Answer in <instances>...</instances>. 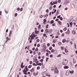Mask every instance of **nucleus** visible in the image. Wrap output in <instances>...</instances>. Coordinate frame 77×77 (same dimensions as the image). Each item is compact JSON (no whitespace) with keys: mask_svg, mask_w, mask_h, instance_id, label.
Segmentation results:
<instances>
[{"mask_svg":"<svg viewBox=\"0 0 77 77\" xmlns=\"http://www.w3.org/2000/svg\"><path fill=\"white\" fill-rule=\"evenodd\" d=\"M48 16V14H46L45 15H44L43 16L44 17H47Z\"/></svg>","mask_w":77,"mask_h":77,"instance_id":"obj_12","label":"nucleus"},{"mask_svg":"<svg viewBox=\"0 0 77 77\" xmlns=\"http://www.w3.org/2000/svg\"><path fill=\"white\" fill-rule=\"evenodd\" d=\"M72 34H73V35H75V33H76L75 31H72Z\"/></svg>","mask_w":77,"mask_h":77,"instance_id":"obj_8","label":"nucleus"},{"mask_svg":"<svg viewBox=\"0 0 77 77\" xmlns=\"http://www.w3.org/2000/svg\"><path fill=\"white\" fill-rule=\"evenodd\" d=\"M62 55V54H59L58 55V56H57V57H60L61 56V55Z\"/></svg>","mask_w":77,"mask_h":77,"instance_id":"obj_16","label":"nucleus"},{"mask_svg":"<svg viewBox=\"0 0 77 77\" xmlns=\"http://www.w3.org/2000/svg\"><path fill=\"white\" fill-rule=\"evenodd\" d=\"M40 47V44H38L37 45V47Z\"/></svg>","mask_w":77,"mask_h":77,"instance_id":"obj_30","label":"nucleus"},{"mask_svg":"<svg viewBox=\"0 0 77 77\" xmlns=\"http://www.w3.org/2000/svg\"><path fill=\"white\" fill-rule=\"evenodd\" d=\"M52 30H51V29H49L48 30V32L49 33H51V32H52Z\"/></svg>","mask_w":77,"mask_h":77,"instance_id":"obj_10","label":"nucleus"},{"mask_svg":"<svg viewBox=\"0 0 77 77\" xmlns=\"http://www.w3.org/2000/svg\"><path fill=\"white\" fill-rule=\"evenodd\" d=\"M9 39V37H7L6 38V39H7V41H8V40L9 39Z\"/></svg>","mask_w":77,"mask_h":77,"instance_id":"obj_42","label":"nucleus"},{"mask_svg":"<svg viewBox=\"0 0 77 77\" xmlns=\"http://www.w3.org/2000/svg\"><path fill=\"white\" fill-rule=\"evenodd\" d=\"M40 18H42V17H43V16L42 15H41L40 16Z\"/></svg>","mask_w":77,"mask_h":77,"instance_id":"obj_48","label":"nucleus"},{"mask_svg":"<svg viewBox=\"0 0 77 77\" xmlns=\"http://www.w3.org/2000/svg\"><path fill=\"white\" fill-rule=\"evenodd\" d=\"M49 53H46V56H48V55Z\"/></svg>","mask_w":77,"mask_h":77,"instance_id":"obj_47","label":"nucleus"},{"mask_svg":"<svg viewBox=\"0 0 77 77\" xmlns=\"http://www.w3.org/2000/svg\"><path fill=\"white\" fill-rule=\"evenodd\" d=\"M47 45L48 47H49L50 45V43H48L47 44Z\"/></svg>","mask_w":77,"mask_h":77,"instance_id":"obj_34","label":"nucleus"},{"mask_svg":"<svg viewBox=\"0 0 77 77\" xmlns=\"http://www.w3.org/2000/svg\"><path fill=\"white\" fill-rule=\"evenodd\" d=\"M62 42H63V43L65 42H66V40L65 39H63L62 40Z\"/></svg>","mask_w":77,"mask_h":77,"instance_id":"obj_14","label":"nucleus"},{"mask_svg":"<svg viewBox=\"0 0 77 77\" xmlns=\"http://www.w3.org/2000/svg\"><path fill=\"white\" fill-rule=\"evenodd\" d=\"M73 60V63H75V62H76V61H75V60Z\"/></svg>","mask_w":77,"mask_h":77,"instance_id":"obj_51","label":"nucleus"},{"mask_svg":"<svg viewBox=\"0 0 77 77\" xmlns=\"http://www.w3.org/2000/svg\"><path fill=\"white\" fill-rule=\"evenodd\" d=\"M38 72H37L36 73H34V75H35V76L37 75L38 74Z\"/></svg>","mask_w":77,"mask_h":77,"instance_id":"obj_9","label":"nucleus"},{"mask_svg":"<svg viewBox=\"0 0 77 77\" xmlns=\"http://www.w3.org/2000/svg\"><path fill=\"white\" fill-rule=\"evenodd\" d=\"M69 2H70L69 1H67L66 2V3H67V4H68V3H69Z\"/></svg>","mask_w":77,"mask_h":77,"instance_id":"obj_37","label":"nucleus"},{"mask_svg":"<svg viewBox=\"0 0 77 77\" xmlns=\"http://www.w3.org/2000/svg\"><path fill=\"white\" fill-rule=\"evenodd\" d=\"M52 49V47H51L49 48V50H51V49Z\"/></svg>","mask_w":77,"mask_h":77,"instance_id":"obj_35","label":"nucleus"},{"mask_svg":"<svg viewBox=\"0 0 77 77\" xmlns=\"http://www.w3.org/2000/svg\"><path fill=\"white\" fill-rule=\"evenodd\" d=\"M41 32H44V29H42L41 30Z\"/></svg>","mask_w":77,"mask_h":77,"instance_id":"obj_60","label":"nucleus"},{"mask_svg":"<svg viewBox=\"0 0 77 77\" xmlns=\"http://www.w3.org/2000/svg\"><path fill=\"white\" fill-rule=\"evenodd\" d=\"M64 68L65 69H68L69 68V66H64Z\"/></svg>","mask_w":77,"mask_h":77,"instance_id":"obj_4","label":"nucleus"},{"mask_svg":"<svg viewBox=\"0 0 77 77\" xmlns=\"http://www.w3.org/2000/svg\"><path fill=\"white\" fill-rule=\"evenodd\" d=\"M17 13H15L14 14L15 17H17Z\"/></svg>","mask_w":77,"mask_h":77,"instance_id":"obj_44","label":"nucleus"},{"mask_svg":"<svg viewBox=\"0 0 77 77\" xmlns=\"http://www.w3.org/2000/svg\"><path fill=\"white\" fill-rule=\"evenodd\" d=\"M12 30H11L10 31V32L9 34V37H11V35L12 34Z\"/></svg>","mask_w":77,"mask_h":77,"instance_id":"obj_2","label":"nucleus"},{"mask_svg":"<svg viewBox=\"0 0 77 77\" xmlns=\"http://www.w3.org/2000/svg\"><path fill=\"white\" fill-rule=\"evenodd\" d=\"M35 51H38V48H36V49H35Z\"/></svg>","mask_w":77,"mask_h":77,"instance_id":"obj_33","label":"nucleus"},{"mask_svg":"<svg viewBox=\"0 0 77 77\" xmlns=\"http://www.w3.org/2000/svg\"><path fill=\"white\" fill-rule=\"evenodd\" d=\"M38 56H40L41 55V52H39L38 53Z\"/></svg>","mask_w":77,"mask_h":77,"instance_id":"obj_63","label":"nucleus"},{"mask_svg":"<svg viewBox=\"0 0 77 77\" xmlns=\"http://www.w3.org/2000/svg\"><path fill=\"white\" fill-rule=\"evenodd\" d=\"M73 72H74V71L72 72L71 71H70V74H73Z\"/></svg>","mask_w":77,"mask_h":77,"instance_id":"obj_28","label":"nucleus"},{"mask_svg":"<svg viewBox=\"0 0 77 77\" xmlns=\"http://www.w3.org/2000/svg\"><path fill=\"white\" fill-rule=\"evenodd\" d=\"M60 16H58L57 17V18H60Z\"/></svg>","mask_w":77,"mask_h":77,"instance_id":"obj_49","label":"nucleus"},{"mask_svg":"<svg viewBox=\"0 0 77 77\" xmlns=\"http://www.w3.org/2000/svg\"><path fill=\"white\" fill-rule=\"evenodd\" d=\"M24 74H25V75H27V72H23Z\"/></svg>","mask_w":77,"mask_h":77,"instance_id":"obj_20","label":"nucleus"},{"mask_svg":"<svg viewBox=\"0 0 77 77\" xmlns=\"http://www.w3.org/2000/svg\"><path fill=\"white\" fill-rule=\"evenodd\" d=\"M70 27H72V23H70Z\"/></svg>","mask_w":77,"mask_h":77,"instance_id":"obj_18","label":"nucleus"},{"mask_svg":"<svg viewBox=\"0 0 77 77\" xmlns=\"http://www.w3.org/2000/svg\"><path fill=\"white\" fill-rule=\"evenodd\" d=\"M29 59L28 58L27 59H26L27 62H29Z\"/></svg>","mask_w":77,"mask_h":77,"instance_id":"obj_61","label":"nucleus"},{"mask_svg":"<svg viewBox=\"0 0 77 77\" xmlns=\"http://www.w3.org/2000/svg\"><path fill=\"white\" fill-rule=\"evenodd\" d=\"M25 69H27V66H25Z\"/></svg>","mask_w":77,"mask_h":77,"instance_id":"obj_62","label":"nucleus"},{"mask_svg":"<svg viewBox=\"0 0 77 77\" xmlns=\"http://www.w3.org/2000/svg\"><path fill=\"white\" fill-rule=\"evenodd\" d=\"M48 31H49L48 30V29H46L45 31V33H47L48 32Z\"/></svg>","mask_w":77,"mask_h":77,"instance_id":"obj_5","label":"nucleus"},{"mask_svg":"<svg viewBox=\"0 0 77 77\" xmlns=\"http://www.w3.org/2000/svg\"><path fill=\"white\" fill-rule=\"evenodd\" d=\"M35 54H36V52L34 51L33 52V54H34L35 55Z\"/></svg>","mask_w":77,"mask_h":77,"instance_id":"obj_55","label":"nucleus"},{"mask_svg":"<svg viewBox=\"0 0 77 77\" xmlns=\"http://www.w3.org/2000/svg\"><path fill=\"white\" fill-rule=\"evenodd\" d=\"M61 6H62V5H60L58 7L59 8H61Z\"/></svg>","mask_w":77,"mask_h":77,"instance_id":"obj_54","label":"nucleus"},{"mask_svg":"<svg viewBox=\"0 0 77 77\" xmlns=\"http://www.w3.org/2000/svg\"><path fill=\"white\" fill-rule=\"evenodd\" d=\"M32 67V65H30L28 67V68H30Z\"/></svg>","mask_w":77,"mask_h":77,"instance_id":"obj_26","label":"nucleus"},{"mask_svg":"<svg viewBox=\"0 0 77 77\" xmlns=\"http://www.w3.org/2000/svg\"><path fill=\"white\" fill-rule=\"evenodd\" d=\"M36 42H39V39H37L36 40Z\"/></svg>","mask_w":77,"mask_h":77,"instance_id":"obj_41","label":"nucleus"},{"mask_svg":"<svg viewBox=\"0 0 77 77\" xmlns=\"http://www.w3.org/2000/svg\"><path fill=\"white\" fill-rule=\"evenodd\" d=\"M54 20H52L51 22V24H53V23H54Z\"/></svg>","mask_w":77,"mask_h":77,"instance_id":"obj_23","label":"nucleus"},{"mask_svg":"<svg viewBox=\"0 0 77 77\" xmlns=\"http://www.w3.org/2000/svg\"><path fill=\"white\" fill-rule=\"evenodd\" d=\"M68 63V60H63V65H66Z\"/></svg>","mask_w":77,"mask_h":77,"instance_id":"obj_1","label":"nucleus"},{"mask_svg":"<svg viewBox=\"0 0 77 77\" xmlns=\"http://www.w3.org/2000/svg\"><path fill=\"white\" fill-rule=\"evenodd\" d=\"M23 62L21 64V68H23Z\"/></svg>","mask_w":77,"mask_h":77,"instance_id":"obj_7","label":"nucleus"},{"mask_svg":"<svg viewBox=\"0 0 77 77\" xmlns=\"http://www.w3.org/2000/svg\"><path fill=\"white\" fill-rule=\"evenodd\" d=\"M29 51H30V54H32V53H33V51H30V50H29Z\"/></svg>","mask_w":77,"mask_h":77,"instance_id":"obj_43","label":"nucleus"},{"mask_svg":"<svg viewBox=\"0 0 77 77\" xmlns=\"http://www.w3.org/2000/svg\"><path fill=\"white\" fill-rule=\"evenodd\" d=\"M53 55H52V54H51V55H50V57L52 58V57H53Z\"/></svg>","mask_w":77,"mask_h":77,"instance_id":"obj_46","label":"nucleus"},{"mask_svg":"<svg viewBox=\"0 0 77 77\" xmlns=\"http://www.w3.org/2000/svg\"><path fill=\"white\" fill-rule=\"evenodd\" d=\"M53 3L54 4V5H56L57 4V1L56 2H53Z\"/></svg>","mask_w":77,"mask_h":77,"instance_id":"obj_13","label":"nucleus"},{"mask_svg":"<svg viewBox=\"0 0 77 77\" xmlns=\"http://www.w3.org/2000/svg\"><path fill=\"white\" fill-rule=\"evenodd\" d=\"M49 10L48 9L46 10V12H47V13H48L49 12Z\"/></svg>","mask_w":77,"mask_h":77,"instance_id":"obj_36","label":"nucleus"},{"mask_svg":"<svg viewBox=\"0 0 77 77\" xmlns=\"http://www.w3.org/2000/svg\"><path fill=\"white\" fill-rule=\"evenodd\" d=\"M55 21H59V19H56L55 20Z\"/></svg>","mask_w":77,"mask_h":77,"instance_id":"obj_52","label":"nucleus"},{"mask_svg":"<svg viewBox=\"0 0 77 77\" xmlns=\"http://www.w3.org/2000/svg\"><path fill=\"white\" fill-rule=\"evenodd\" d=\"M56 9H55L54 11V13H56Z\"/></svg>","mask_w":77,"mask_h":77,"instance_id":"obj_59","label":"nucleus"},{"mask_svg":"<svg viewBox=\"0 0 77 77\" xmlns=\"http://www.w3.org/2000/svg\"><path fill=\"white\" fill-rule=\"evenodd\" d=\"M60 20H63V18H62V17H60Z\"/></svg>","mask_w":77,"mask_h":77,"instance_id":"obj_40","label":"nucleus"},{"mask_svg":"<svg viewBox=\"0 0 77 77\" xmlns=\"http://www.w3.org/2000/svg\"><path fill=\"white\" fill-rule=\"evenodd\" d=\"M54 51V49H53L51 51V53H53Z\"/></svg>","mask_w":77,"mask_h":77,"instance_id":"obj_27","label":"nucleus"},{"mask_svg":"<svg viewBox=\"0 0 77 77\" xmlns=\"http://www.w3.org/2000/svg\"><path fill=\"white\" fill-rule=\"evenodd\" d=\"M31 72H34V68H32V69L31 70Z\"/></svg>","mask_w":77,"mask_h":77,"instance_id":"obj_15","label":"nucleus"},{"mask_svg":"<svg viewBox=\"0 0 77 77\" xmlns=\"http://www.w3.org/2000/svg\"><path fill=\"white\" fill-rule=\"evenodd\" d=\"M49 59V58H46V62H47V61H48V59Z\"/></svg>","mask_w":77,"mask_h":77,"instance_id":"obj_53","label":"nucleus"},{"mask_svg":"<svg viewBox=\"0 0 77 77\" xmlns=\"http://www.w3.org/2000/svg\"><path fill=\"white\" fill-rule=\"evenodd\" d=\"M43 36H44V37H45V36H46V34H43Z\"/></svg>","mask_w":77,"mask_h":77,"instance_id":"obj_57","label":"nucleus"},{"mask_svg":"<svg viewBox=\"0 0 77 77\" xmlns=\"http://www.w3.org/2000/svg\"><path fill=\"white\" fill-rule=\"evenodd\" d=\"M35 60V61H37L36 63H38V62H39V61H38V59H36Z\"/></svg>","mask_w":77,"mask_h":77,"instance_id":"obj_25","label":"nucleus"},{"mask_svg":"<svg viewBox=\"0 0 77 77\" xmlns=\"http://www.w3.org/2000/svg\"><path fill=\"white\" fill-rule=\"evenodd\" d=\"M27 71H28V69H26H26H24L23 70V72H27Z\"/></svg>","mask_w":77,"mask_h":77,"instance_id":"obj_6","label":"nucleus"},{"mask_svg":"<svg viewBox=\"0 0 77 77\" xmlns=\"http://www.w3.org/2000/svg\"><path fill=\"white\" fill-rule=\"evenodd\" d=\"M49 26V25L48 24H47L46 25V29H48V26Z\"/></svg>","mask_w":77,"mask_h":77,"instance_id":"obj_24","label":"nucleus"},{"mask_svg":"<svg viewBox=\"0 0 77 77\" xmlns=\"http://www.w3.org/2000/svg\"><path fill=\"white\" fill-rule=\"evenodd\" d=\"M32 63H33V62H32V61H30L29 62V64H32Z\"/></svg>","mask_w":77,"mask_h":77,"instance_id":"obj_31","label":"nucleus"},{"mask_svg":"<svg viewBox=\"0 0 77 77\" xmlns=\"http://www.w3.org/2000/svg\"><path fill=\"white\" fill-rule=\"evenodd\" d=\"M71 7L72 8H75V5L73 4H72L71 5Z\"/></svg>","mask_w":77,"mask_h":77,"instance_id":"obj_3","label":"nucleus"},{"mask_svg":"<svg viewBox=\"0 0 77 77\" xmlns=\"http://www.w3.org/2000/svg\"><path fill=\"white\" fill-rule=\"evenodd\" d=\"M51 9H52V6H51L49 7V9L51 10Z\"/></svg>","mask_w":77,"mask_h":77,"instance_id":"obj_38","label":"nucleus"},{"mask_svg":"<svg viewBox=\"0 0 77 77\" xmlns=\"http://www.w3.org/2000/svg\"><path fill=\"white\" fill-rule=\"evenodd\" d=\"M46 51L47 52H48L49 53V54H51V52H50V51H49L48 50H47Z\"/></svg>","mask_w":77,"mask_h":77,"instance_id":"obj_29","label":"nucleus"},{"mask_svg":"<svg viewBox=\"0 0 77 77\" xmlns=\"http://www.w3.org/2000/svg\"><path fill=\"white\" fill-rule=\"evenodd\" d=\"M38 31L37 30H35V33H36V34H38Z\"/></svg>","mask_w":77,"mask_h":77,"instance_id":"obj_21","label":"nucleus"},{"mask_svg":"<svg viewBox=\"0 0 77 77\" xmlns=\"http://www.w3.org/2000/svg\"><path fill=\"white\" fill-rule=\"evenodd\" d=\"M65 35V34L64 33H63L62 34V36H64V35Z\"/></svg>","mask_w":77,"mask_h":77,"instance_id":"obj_50","label":"nucleus"},{"mask_svg":"<svg viewBox=\"0 0 77 77\" xmlns=\"http://www.w3.org/2000/svg\"><path fill=\"white\" fill-rule=\"evenodd\" d=\"M69 72H68V71H67L66 73V75H69Z\"/></svg>","mask_w":77,"mask_h":77,"instance_id":"obj_11","label":"nucleus"},{"mask_svg":"<svg viewBox=\"0 0 77 77\" xmlns=\"http://www.w3.org/2000/svg\"><path fill=\"white\" fill-rule=\"evenodd\" d=\"M52 46L53 47H55V44H53L52 45Z\"/></svg>","mask_w":77,"mask_h":77,"instance_id":"obj_58","label":"nucleus"},{"mask_svg":"<svg viewBox=\"0 0 77 77\" xmlns=\"http://www.w3.org/2000/svg\"><path fill=\"white\" fill-rule=\"evenodd\" d=\"M20 11H23V8H20Z\"/></svg>","mask_w":77,"mask_h":77,"instance_id":"obj_56","label":"nucleus"},{"mask_svg":"<svg viewBox=\"0 0 77 77\" xmlns=\"http://www.w3.org/2000/svg\"><path fill=\"white\" fill-rule=\"evenodd\" d=\"M37 69H38V70L39 69H40V67L39 66L37 67Z\"/></svg>","mask_w":77,"mask_h":77,"instance_id":"obj_32","label":"nucleus"},{"mask_svg":"<svg viewBox=\"0 0 77 77\" xmlns=\"http://www.w3.org/2000/svg\"><path fill=\"white\" fill-rule=\"evenodd\" d=\"M67 29V28L66 27H65L63 29V30H65V31H66Z\"/></svg>","mask_w":77,"mask_h":77,"instance_id":"obj_22","label":"nucleus"},{"mask_svg":"<svg viewBox=\"0 0 77 77\" xmlns=\"http://www.w3.org/2000/svg\"><path fill=\"white\" fill-rule=\"evenodd\" d=\"M61 2V0H59L58 1V3H60Z\"/></svg>","mask_w":77,"mask_h":77,"instance_id":"obj_45","label":"nucleus"},{"mask_svg":"<svg viewBox=\"0 0 77 77\" xmlns=\"http://www.w3.org/2000/svg\"><path fill=\"white\" fill-rule=\"evenodd\" d=\"M17 11H20V8H17Z\"/></svg>","mask_w":77,"mask_h":77,"instance_id":"obj_64","label":"nucleus"},{"mask_svg":"<svg viewBox=\"0 0 77 77\" xmlns=\"http://www.w3.org/2000/svg\"><path fill=\"white\" fill-rule=\"evenodd\" d=\"M58 44L59 45H62V43L60 42H58Z\"/></svg>","mask_w":77,"mask_h":77,"instance_id":"obj_19","label":"nucleus"},{"mask_svg":"<svg viewBox=\"0 0 77 77\" xmlns=\"http://www.w3.org/2000/svg\"><path fill=\"white\" fill-rule=\"evenodd\" d=\"M61 50H62L63 51V50H64V48H63V47H61Z\"/></svg>","mask_w":77,"mask_h":77,"instance_id":"obj_17","label":"nucleus"},{"mask_svg":"<svg viewBox=\"0 0 77 77\" xmlns=\"http://www.w3.org/2000/svg\"><path fill=\"white\" fill-rule=\"evenodd\" d=\"M40 62H43V61H44V60H43V59H42L40 60Z\"/></svg>","mask_w":77,"mask_h":77,"instance_id":"obj_39","label":"nucleus"}]
</instances>
